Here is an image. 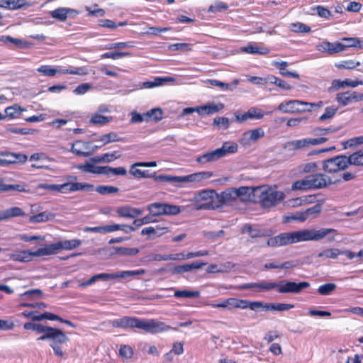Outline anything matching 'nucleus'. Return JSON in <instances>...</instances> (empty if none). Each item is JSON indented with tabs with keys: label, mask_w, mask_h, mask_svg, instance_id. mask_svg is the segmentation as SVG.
Instances as JSON below:
<instances>
[{
	"label": "nucleus",
	"mask_w": 363,
	"mask_h": 363,
	"mask_svg": "<svg viewBox=\"0 0 363 363\" xmlns=\"http://www.w3.org/2000/svg\"><path fill=\"white\" fill-rule=\"evenodd\" d=\"M331 233H336V230L333 228L304 229L284 233L269 238L267 245L269 247H280L301 242L318 241Z\"/></svg>",
	"instance_id": "f257e3e1"
},
{
	"label": "nucleus",
	"mask_w": 363,
	"mask_h": 363,
	"mask_svg": "<svg viewBox=\"0 0 363 363\" xmlns=\"http://www.w3.org/2000/svg\"><path fill=\"white\" fill-rule=\"evenodd\" d=\"M310 286V284L306 281L296 283L289 281H281L279 282H269L261 281L259 282L246 283L239 286L240 289H255L256 291H269L277 288V291L280 294H298L303 289Z\"/></svg>",
	"instance_id": "f03ea898"
},
{
	"label": "nucleus",
	"mask_w": 363,
	"mask_h": 363,
	"mask_svg": "<svg viewBox=\"0 0 363 363\" xmlns=\"http://www.w3.org/2000/svg\"><path fill=\"white\" fill-rule=\"evenodd\" d=\"M238 150V145L234 142L227 141L223 143L220 148L206 152L196 157V162L201 164H206L210 162H214L219 159L225 157L229 154H233Z\"/></svg>",
	"instance_id": "7ed1b4c3"
},
{
	"label": "nucleus",
	"mask_w": 363,
	"mask_h": 363,
	"mask_svg": "<svg viewBox=\"0 0 363 363\" xmlns=\"http://www.w3.org/2000/svg\"><path fill=\"white\" fill-rule=\"evenodd\" d=\"M50 340V346L52 348L54 354L57 357L65 359L67 354L63 345L67 343L69 338L60 329L52 328L45 335H41L37 340Z\"/></svg>",
	"instance_id": "20e7f679"
},
{
	"label": "nucleus",
	"mask_w": 363,
	"mask_h": 363,
	"mask_svg": "<svg viewBox=\"0 0 363 363\" xmlns=\"http://www.w3.org/2000/svg\"><path fill=\"white\" fill-rule=\"evenodd\" d=\"M195 209H216L221 207L220 194L215 190H202L196 194Z\"/></svg>",
	"instance_id": "39448f33"
},
{
	"label": "nucleus",
	"mask_w": 363,
	"mask_h": 363,
	"mask_svg": "<svg viewBox=\"0 0 363 363\" xmlns=\"http://www.w3.org/2000/svg\"><path fill=\"white\" fill-rule=\"evenodd\" d=\"M323 104V101L308 103L299 100H290L281 102L279 105L278 109L284 113H294L303 111H311L313 108L321 107Z\"/></svg>",
	"instance_id": "423d86ee"
},
{
	"label": "nucleus",
	"mask_w": 363,
	"mask_h": 363,
	"mask_svg": "<svg viewBox=\"0 0 363 363\" xmlns=\"http://www.w3.org/2000/svg\"><path fill=\"white\" fill-rule=\"evenodd\" d=\"M285 198V194L281 191H278L272 187L264 188L259 196V202L263 208H269L273 207Z\"/></svg>",
	"instance_id": "0eeeda50"
},
{
	"label": "nucleus",
	"mask_w": 363,
	"mask_h": 363,
	"mask_svg": "<svg viewBox=\"0 0 363 363\" xmlns=\"http://www.w3.org/2000/svg\"><path fill=\"white\" fill-rule=\"evenodd\" d=\"M37 71L46 77H54L57 73L74 75H86L89 73L86 67L57 69L51 65H42L37 69Z\"/></svg>",
	"instance_id": "6e6552de"
},
{
	"label": "nucleus",
	"mask_w": 363,
	"mask_h": 363,
	"mask_svg": "<svg viewBox=\"0 0 363 363\" xmlns=\"http://www.w3.org/2000/svg\"><path fill=\"white\" fill-rule=\"evenodd\" d=\"M350 164V160L345 155H338L323 162V169L325 172L333 174L344 170Z\"/></svg>",
	"instance_id": "1a4fd4ad"
},
{
	"label": "nucleus",
	"mask_w": 363,
	"mask_h": 363,
	"mask_svg": "<svg viewBox=\"0 0 363 363\" xmlns=\"http://www.w3.org/2000/svg\"><path fill=\"white\" fill-rule=\"evenodd\" d=\"M66 183L60 184L61 194H69L79 191H90L94 189V185L88 183L74 182L77 179L76 176L69 175L67 177Z\"/></svg>",
	"instance_id": "9d476101"
},
{
	"label": "nucleus",
	"mask_w": 363,
	"mask_h": 363,
	"mask_svg": "<svg viewBox=\"0 0 363 363\" xmlns=\"http://www.w3.org/2000/svg\"><path fill=\"white\" fill-rule=\"evenodd\" d=\"M248 187L240 186L238 189L231 188L222 191L220 194L221 207L231 205L239 198L245 196L248 192Z\"/></svg>",
	"instance_id": "9b49d317"
},
{
	"label": "nucleus",
	"mask_w": 363,
	"mask_h": 363,
	"mask_svg": "<svg viewBox=\"0 0 363 363\" xmlns=\"http://www.w3.org/2000/svg\"><path fill=\"white\" fill-rule=\"evenodd\" d=\"M147 210L152 216L177 215L180 213V208L176 205L164 203H153L147 206Z\"/></svg>",
	"instance_id": "f8f14e48"
},
{
	"label": "nucleus",
	"mask_w": 363,
	"mask_h": 363,
	"mask_svg": "<svg viewBox=\"0 0 363 363\" xmlns=\"http://www.w3.org/2000/svg\"><path fill=\"white\" fill-rule=\"evenodd\" d=\"M140 329L146 333L155 334L168 331L172 330V328L166 325L164 322L155 319H141Z\"/></svg>",
	"instance_id": "ddd939ff"
},
{
	"label": "nucleus",
	"mask_w": 363,
	"mask_h": 363,
	"mask_svg": "<svg viewBox=\"0 0 363 363\" xmlns=\"http://www.w3.org/2000/svg\"><path fill=\"white\" fill-rule=\"evenodd\" d=\"M335 101L341 107L347 106L363 101V93L351 90L339 92L335 96Z\"/></svg>",
	"instance_id": "4468645a"
},
{
	"label": "nucleus",
	"mask_w": 363,
	"mask_h": 363,
	"mask_svg": "<svg viewBox=\"0 0 363 363\" xmlns=\"http://www.w3.org/2000/svg\"><path fill=\"white\" fill-rule=\"evenodd\" d=\"M321 211L320 204H316L311 208H309L303 211H297L296 213H289L284 216L285 222H290L291 220L304 222L308 219L310 215L318 214Z\"/></svg>",
	"instance_id": "2eb2a0df"
},
{
	"label": "nucleus",
	"mask_w": 363,
	"mask_h": 363,
	"mask_svg": "<svg viewBox=\"0 0 363 363\" xmlns=\"http://www.w3.org/2000/svg\"><path fill=\"white\" fill-rule=\"evenodd\" d=\"M271 112L264 113L261 108L257 107H251L247 112L244 113H235V120L238 123H243L247 120H260L265 115L269 114Z\"/></svg>",
	"instance_id": "dca6fc26"
},
{
	"label": "nucleus",
	"mask_w": 363,
	"mask_h": 363,
	"mask_svg": "<svg viewBox=\"0 0 363 363\" xmlns=\"http://www.w3.org/2000/svg\"><path fill=\"white\" fill-rule=\"evenodd\" d=\"M140 318L136 317L123 316L121 318L111 320L110 324L113 328H118L124 330L132 328L140 329Z\"/></svg>",
	"instance_id": "f3484780"
},
{
	"label": "nucleus",
	"mask_w": 363,
	"mask_h": 363,
	"mask_svg": "<svg viewBox=\"0 0 363 363\" xmlns=\"http://www.w3.org/2000/svg\"><path fill=\"white\" fill-rule=\"evenodd\" d=\"M264 136V131L262 128H258L245 131L239 139V143L243 146H250L259 138Z\"/></svg>",
	"instance_id": "a211bd4d"
},
{
	"label": "nucleus",
	"mask_w": 363,
	"mask_h": 363,
	"mask_svg": "<svg viewBox=\"0 0 363 363\" xmlns=\"http://www.w3.org/2000/svg\"><path fill=\"white\" fill-rule=\"evenodd\" d=\"M311 189H318L327 186L331 183L330 178L321 173L311 174L308 176Z\"/></svg>",
	"instance_id": "6ab92c4d"
},
{
	"label": "nucleus",
	"mask_w": 363,
	"mask_h": 363,
	"mask_svg": "<svg viewBox=\"0 0 363 363\" xmlns=\"http://www.w3.org/2000/svg\"><path fill=\"white\" fill-rule=\"evenodd\" d=\"M316 50L321 52H325L330 55L344 50L342 43L339 42L330 43L323 41L316 45Z\"/></svg>",
	"instance_id": "aec40b11"
},
{
	"label": "nucleus",
	"mask_w": 363,
	"mask_h": 363,
	"mask_svg": "<svg viewBox=\"0 0 363 363\" xmlns=\"http://www.w3.org/2000/svg\"><path fill=\"white\" fill-rule=\"evenodd\" d=\"M359 85H363V80H352L345 79V80L334 79L331 83L330 90L337 91L345 87L355 88Z\"/></svg>",
	"instance_id": "412c9836"
},
{
	"label": "nucleus",
	"mask_w": 363,
	"mask_h": 363,
	"mask_svg": "<svg viewBox=\"0 0 363 363\" xmlns=\"http://www.w3.org/2000/svg\"><path fill=\"white\" fill-rule=\"evenodd\" d=\"M213 176V173L209 171H203L196 172L186 176H182V183L183 182H196L199 183L203 180L211 178Z\"/></svg>",
	"instance_id": "4be33fe9"
},
{
	"label": "nucleus",
	"mask_w": 363,
	"mask_h": 363,
	"mask_svg": "<svg viewBox=\"0 0 363 363\" xmlns=\"http://www.w3.org/2000/svg\"><path fill=\"white\" fill-rule=\"evenodd\" d=\"M117 214L123 218H135L143 213V211L130 206H122L116 209Z\"/></svg>",
	"instance_id": "5701e85b"
},
{
	"label": "nucleus",
	"mask_w": 363,
	"mask_h": 363,
	"mask_svg": "<svg viewBox=\"0 0 363 363\" xmlns=\"http://www.w3.org/2000/svg\"><path fill=\"white\" fill-rule=\"evenodd\" d=\"M30 6V4L26 0H0V8L8 10H17Z\"/></svg>",
	"instance_id": "b1692460"
},
{
	"label": "nucleus",
	"mask_w": 363,
	"mask_h": 363,
	"mask_svg": "<svg viewBox=\"0 0 363 363\" xmlns=\"http://www.w3.org/2000/svg\"><path fill=\"white\" fill-rule=\"evenodd\" d=\"M174 79L170 77H155L153 81L145 82L142 84L135 86V89H151L163 85L165 82H174Z\"/></svg>",
	"instance_id": "393cba45"
},
{
	"label": "nucleus",
	"mask_w": 363,
	"mask_h": 363,
	"mask_svg": "<svg viewBox=\"0 0 363 363\" xmlns=\"http://www.w3.org/2000/svg\"><path fill=\"white\" fill-rule=\"evenodd\" d=\"M224 108V104L222 103H211L204 106H198L197 113L200 116L210 115L217 113Z\"/></svg>",
	"instance_id": "a878e982"
},
{
	"label": "nucleus",
	"mask_w": 363,
	"mask_h": 363,
	"mask_svg": "<svg viewBox=\"0 0 363 363\" xmlns=\"http://www.w3.org/2000/svg\"><path fill=\"white\" fill-rule=\"evenodd\" d=\"M239 79H234L231 84L222 82L217 79H206L204 81L206 84H210L211 86H218L223 91H233L239 84Z\"/></svg>",
	"instance_id": "bb28decb"
},
{
	"label": "nucleus",
	"mask_w": 363,
	"mask_h": 363,
	"mask_svg": "<svg viewBox=\"0 0 363 363\" xmlns=\"http://www.w3.org/2000/svg\"><path fill=\"white\" fill-rule=\"evenodd\" d=\"M58 246L57 242L45 245L43 247L39 248L33 252L34 257H42L55 255L58 252Z\"/></svg>",
	"instance_id": "cd10ccee"
},
{
	"label": "nucleus",
	"mask_w": 363,
	"mask_h": 363,
	"mask_svg": "<svg viewBox=\"0 0 363 363\" xmlns=\"http://www.w3.org/2000/svg\"><path fill=\"white\" fill-rule=\"evenodd\" d=\"M111 279H115L114 273L108 274V273H101L97 274L94 276H92L87 281L82 282L79 284L80 287H86L90 285H92L96 281L99 280H103V281H108Z\"/></svg>",
	"instance_id": "c85d7f7f"
},
{
	"label": "nucleus",
	"mask_w": 363,
	"mask_h": 363,
	"mask_svg": "<svg viewBox=\"0 0 363 363\" xmlns=\"http://www.w3.org/2000/svg\"><path fill=\"white\" fill-rule=\"evenodd\" d=\"M106 166H96L94 164L86 162L84 164L78 166V169L85 172L106 175Z\"/></svg>",
	"instance_id": "c756f323"
},
{
	"label": "nucleus",
	"mask_w": 363,
	"mask_h": 363,
	"mask_svg": "<svg viewBox=\"0 0 363 363\" xmlns=\"http://www.w3.org/2000/svg\"><path fill=\"white\" fill-rule=\"evenodd\" d=\"M33 257H34L33 252L29 250H22L10 255L11 260L21 262H30L32 260Z\"/></svg>",
	"instance_id": "7c9ffc66"
},
{
	"label": "nucleus",
	"mask_w": 363,
	"mask_h": 363,
	"mask_svg": "<svg viewBox=\"0 0 363 363\" xmlns=\"http://www.w3.org/2000/svg\"><path fill=\"white\" fill-rule=\"evenodd\" d=\"M55 215L49 211H43L29 217L31 223H44L55 218Z\"/></svg>",
	"instance_id": "2f4dec72"
},
{
	"label": "nucleus",
	"mask_w": 363,
	"mask_h": 363,
	"mask_svg": "<svg viewBox=\"0 0 363 363\" xmlns=\"http://www.w3.org/2000/svg\"><path fill=\"white\" fill-rule=\"evenodd\" d=\"M242 51L252 55H267L269 53V49L266 47H259L254 44H249L242 48Z\"/></svg>",
	"instance_id": "473e14b6"
},
{
	"label": "nucleus",
	"mask_w": 363,
	"mask_h": 363,
	"mask_svg": "<svg viewBox=\"0 0 363 363\" xmlns=\"http://www.w3.org/2000/svg\"><path fill=\"white\" fill-rule=\"evenodd\" d=\"M23 328L25 330H31L38 333L43 334L42 335L48 333L50 330L52 328V327L46 326L40 323H33L30 322L24 323Z\"/></svg>",
	"instance_id": "72a5a7b5"
},
{
	"label": "nucleus",
	"mask_w": 363,
	"mask_h": 363,
	"mask_svg": "<svg viewBox=\"0 0 363 363\" xmlns=\"http://www.w3.org/2000/svg\"><path fill=\"white\" fill-rule=\"evenodd\" d=\"M58 250H74L79 246H80L82 243V240L79 239H72L69 240H62L57 242Z\"/></svg>",
	"instance_id": "f704fd0d"
},
{
	"label": "nucleus",
	"mask_w": 363,
	"mask_h": 363,
	"mask_svg": "<svg viewBox=\"0 0 363 363\" xmlns=\"http://www.w3.org/2000/svg\"><path fill=\"white\" fill-rule=\"evenodd\" d=\"M23 111V109L21 108L18 105L7 107L5 109L6 115H3L0 113V121L4 119L6 117H9L10 118H18L21 116Z\"/></svg>",
	"instance_id": "c9c22d12"
},
{
	"label": "nucleus",
	"mask_w": 363,
	"mask_h": 363,
	"mask_svg": "<svg viewBox=\"0 0 363 363\" xmlns=\"http://www.w3.org/2000/svg\"><path fill=\"white\" fill-rule=\"evenodd\" d=\"M206 306H211L212 308H221L224 309L231 310L233 308H236V298H229L223 300V301L218 303H206Z\"/></svg>",
	"instance_id": "e433bc0d"
},
{
	"label": "nucleus",
	"mask_w": 363,
	"mask_h": 363,
	"mask_svg": "<svg viewBox=\"0 0 363 363\" xmlns=\"http://www.w3.org/2000/svg\"><path fill=\"white\" fill-rule=\"evenodd\" d=\"M86 150L87 147L86 144L80 140H77L73 143L71 147V152L78 156L87 157L89 153Z\"/></svg>",
	"instance_id": "4c0bfd02"
},
{
	"label": "nucleus",
	"mask_w": 363,
	"mask_h": 363,
	"mask_svg": "<svg viewBox=\"0 0 363 363\" xmlns=\"http://www.w3.org/2000/svg\"><path fill=\"white\" fill-rule=\"evenodd\" d=\"M156 180L164 182H169L177 187H182V185H179V184L182 183V176L159 175L156 178Z\"/></svg>",
	"instance_id": "58836bf2"
},
{
	"label": "nucleus",
	"mask_w": 363,
	"mask_h": 363,
	"mask_svg": "<svg viewBox=\"0 0 363 363\" xmlns=\"http://www.w3.org/2000/svg\"><path fill=\"white\" fill-rule=\"evenodd\" d=\"M120 157H121V155L118 152L114 151V152H110V153L109 152L105 153V154L102 155L101 156L95 157L92 160L94 162H103L109 163V162H111L118 159Z\"/></svg>",
	"instance_id": "ea45409f"
},
{
	"label": "nucleus",
	"mask_w": 363,
	"mask_h": 363,
	"mask_svg": "<svg viewBox=\"0 0 363 363\" xmlns=\"http://www.w3.org/2000/svg\"><path fill=\"white\" fill-rule=\"evenodd\" d=\"M267 80L268 81V84H275L283 90H290L291 89L289 83L274 75L267 76Z\"/></svg>",
	"instance_id": "a19ab883"
},
{
	"label": "nucleus",
	"mask_w": 363,
	"mask_h": 363,
	"mask_svg": "<svg viewBox=\"0 0 363 363\" xmlns=\"http://www.w3.org/2000/svg\"><path fill=\"white\" fill-rule=\"evenodd\" d=\"M4 155L6 160L11 161L12 164L17 162L24 163L28 159V157L26 155L21 153H14L4 151Z\"/></svg>",
	"instance_id": "79ce46f5"
},
{
	"label": "nucleus",
	"mask_w": 363,
	"mask_h": 363,
	"mask_svg": "<svg viewBox=\"0 0 363 363\" xmlns=\"http://www.w3.org/2000/svg\"><path fill=\"white\" fill-rule=\"evenodd\" d=\"M286 147H289L290 150H296L305 147H309V143L308 138H303L300 140H296L289 141L286 143Z\"/></svg>",
	"instance_id": "37998d69"
},
{
	"label": "nucleus",
	"mask_w": 363,
	"mask_h": 363,
	"mask_svg": "<svg viewBox=\"0 0 363 363\" xmlns=\"http://www.w3.org/2000/svg\"><path fill=\"white\" fill-rule=\"evenodd\" d=\"M123 139L118 137V135L114 132H111L99 137L97 141L101 142L103 145L108 144L113 142L123 141Z\"/></svg>",
	"instance_id": "c03bdc74"
},
{
	"label": "nucleus",
	"mask_w": 363,
	"mask_h": 363,
	"mask_svg": "<svg viewBox=\"0 0 363 363\" xmlns=\"http://www.w3.org/2000/svg\"><path fill=\"white\" fill-rule=\"evenodd\" d=\"M289 28L291 31L299 33H310L311 28L306 24L301 22L291 23L289 26Z\"/></svg>",
	"instance_id": "a18cd8bd"
},
{
	"label": "nucleus",
	"mask_w": 363,
	"mask_h": 363,
	"mask_svg": "<svg viewBox=\"0 0 363 363\" xmlns=\"http://www.w3.org/2000/svg\"><path fill=\"white\" fill-rule=\"evenodd\" d=\"M66 7H59L49 12L50 16L61 22H65L67 19Z\"/></svg>",
	"instance_id": "49530a36"
},
{
	"label": "nucleus",
	"mask_w": 363,
	"mask_h": 363,
	"mask_svg": "<svg viewBox=\"0 0 363 363\" xmlns=\"http://www.w3.org/2000/svg\"><path fill=\"white\" fill-rule=\"evenodd\" d=\"M294 307V305L290 303H268L265 307V311H288Z\"/></svg>",
	"instance_id": "de8ad7c7"
},
{
	"label": "nucleus",
	"mask_w": 363,
	"mask_h": 363,
	"mask_svg": "<svg viewBox=\"0 0 363 363\" xmlns=\"http://www.w3.org/2000/svg\"><path fill=\"white\" fill-rule=\"evenodd\" d=\"M311 186L310 185V182L308 176L304 179L298 180L293 183L291 186V190L297 191V190H308L311 189Z\"/></svg>",
	"instance_id": "09e8293b"
},
{
	"label": "nucleus",
	"mask_w": 363,
	"mask_h": 363,
	"mask_svg": "<svg viewBox=\"0 0 363 363\" xmlns=\"http://www.w3.org/2000/svg\"><path fill=\"white\" fill-rule=\"evenodd\" d=\"M167 232V228H162L157 226V228H154L152 226L147 227L143 228L141 230V235H157V236L162 235Z\"/></svg>",
	"instance_id": "8fccbe9b"
},
{
	"label": "nucleus",
	"mask_w": 363,
	"mask_h": 363,
	"mask_svg": "<svg viewBox=\"0 0 363 363\" xmlns=\"http://www.w3.org/2000/svg\"><path fill=\"white\" fill-rule=\"evenodd\" d=\"M200 296L199 291L175 290L174 296L176 298H198Z\"/></svg>",
	"instance_id": "3c124183"
},
{
	"label": "nucleus",
	"mask_w": 363,
	"mask_h": 363,
	"mask_svg": "<svg viewBox=\"0 0 363 363\" xmlns=\"http://www.w3.org/2000/svg\"><path fill=\"white\" fill-rule=\"evenodd\" d=\"M229 6L227 3L221 1H216L213 4H211L208 9V12L209 13H220L224 11L228 10Z\"/></svg>",
	"instance_id": "603ef678"
},
{
	"label": "nucleus",
	"mask_w": 363,
	"mask_h": 363,
	"mask_svg": "<svg viewBox=\"0 0 363 363\" xmlns=\"http://www.w3.org/2000/svg\"><path fill=\"white\" fill-rule=\"evenodd\" d=\"M145 273V270L143 269H138V270H128V271H121L114 273L115 279L121 278L124 279L129 277L137 276L144 274Z\"/></svg>",
	"instance_id": "864d4df0"
},
{
	"label": "nucleus",
	"mask_w": 363,
	"mask_h": 363,
	"mask_svg": "<svg viewBox=\"0 0 363 363\" xmlns=\"http://www.w3.org/2000/svg\"><path fill=\"white\" fill-rule=\"evenodd\" d=\"M350 164L363 166V150L354 152L350 157Z\"/></svg>",
	"instance_id": "5fc2aeb1"
},
{
	"label": "nucleus",
	"mask_w": 363,
	"mask_h": 363,
	"mask_svg": "<svg viewBox=\"0 0 363 363\" xmlns=\"http://www.w3.org/2000/svg\"><path fill=\"white\" fill-rule=\"evenodd\" d=\"M162 110L160 108H155L145 113V116H146L147 121L150 119L159 121L162 118Z\"/></svg>",
	"instance_id": "6e6d98bb"
},
{
	"label": "nucleus",
	"mask_w": 363,
	"mask_h": 363,
	"mask_svg": "<svg viewBox=\"0 0 363 363\" xmlns=\"http://www.w3.org/2000/svg\"><path fill=\"white\" fill-rule=\"evenodd\" d=\"M341 253V250L337 248H329L323 250L318 255V257L336 259Z\"/></svg>",
	"instance_id": "4d7b16f0"
},
{
	"label": "nucleus",
	"mask_w": 363,
	"mask_h": 363,
	"mask_svg": "<svg viewBox=\"0 0 363 363\" xmlns=\"http://www.w3.org/2000/svg\"><path fill=\"white\" fill-rule=\"evenodd\" d=\"M113 249L115 250L116 254L124 256H134L139 252V250L138 248L113 247Z\"/></svg>",
	"instance_id": "13d9d810"
},
{
	"label": "nucleus",
	"mask_w": 363,
	"mask_h": 363,
	"mask_svg": "<svg viewBox=\"0 0 363 363\" xmlns=\"http://www.w3.org/2000/svg\"><path fill=\"white\" fill-rule=\"evenodd\" d=\"M313 198V196H306L302 197H298L295 199H292L291 200H289L288 203L289 206L291 207H298L301 206L303 203H311V199Z\"/></svg>",
	"instance_id": "bf43d9fd"
},
{
	"label": "nucleus",
	"mask_w": 363,
	"mask_h": 363,
	"mask_svg": "<svg viewBox=\"0 0 363 363\" xmlns=\"http://www.w3.org/2000/svg\"><path fill=\"white\" fill-rule=\"evenodd\" d=\"M119 355L123 359H130L133 356V350L129 345H122L119 349Z\"/></svg>",
	"instance_id": "052dcab7"
},
{
	"label": "nucleus",
	"mask_w": 363,
	"mask_h": 363,
	"mask_svg": "<svg viewBox=\"0 0 363 363\" xmlns=\"http://www.w3.org/2000/svg\"><path fill=\"white\" fill-rule=\"evenodd\" d=\"M345 44H342L344 46V50L346 48H363V43L357 38H343Z\"/></svg>",
	"instance_id": "680f3d73"
},
{
	"label": "nucleus",
	"mask_w": 363,
	"mask_h": 363,
	"mask_svg": "<svg viewBox=\"0 0 363 363\" xmlns=\"http://www.w3.org/2000/svg\"><path fill=\"white\" fill-rule=\"evenodd\" d=\"M337 108L335 106H328L325 108L324 113L318 118L320 121H325L331 119L336 114Z\"/></svg>",
	"instance_id": "e2e57ef3"
},
{
	"label": "nucleus",
	"mask_w": 363,
	"mask_h": 363,
	"mask_svg": "<svg viewBox=\"0 0 363 363\" xmlns=\"http://www.w3.org/2000/svg\"><path fill=\"white\" fill-rule=\"evenodd\" d=\"M111 118L104 116L99 113H94L91 117L89 122L94 125H105L111 121Z\"/></svg>",
	"instance_id": "0e129e2a"
},
{
	"label": "nucleus",
	"mask_w": 363,
	"mask_h": 363,
	"mask_svg": "<svg viewBox=\"0 0 363 363\" xmlns=\"http://www.w3.org/2000/svg\"><path fill=\"white\" fill-rule=\"evenodd\" d=\"M5 212L7 219L26 216L25 212L21 208L17 206L5 209Z\"/></svg>",
	"instance_id": "69168bd1"
},
{
	"label": "nucleus",
	"mask_w": 363,
	"mask_h": 363,
	"mask_svg": "<svg viewBox=\"0 0 363 363\" xmlns=\"http://www.w3.org/2000/svg\"><path fill=\"white\" fill-rule=\"evenodd\" d=\"M336 289V284L333 283H327L320 285L318 289V293L322 296L330 294Z\"/></svg>",
	"instance_id": "338daca9"
},
{
	"label": "nucleus",
	"mask_w": 363,
	"mask_h": 363,
	"mask_svg": "<svg viewBox=\"0 0 363 363\" xmlns=\"http://www.w3.org/2000/svg\"><path fill=\"white\" fill-rule=\"evenodd\" d=\"M86 11L88 12L89 16H94V17H103L106 12L103 9L98 8V5L95 4L91 6H86Z\"/></svg>",
	"instance_id": "774afa93"
}]
</instances>
